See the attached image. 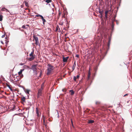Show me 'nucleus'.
Listing matches in <instances>:
<instances>
[{
    "mask_svg": "<svg viewBox=\"0 0 132 132\" xmlns=\"http://www.w3.org/2000/svg\"><path fill=\"white\" fill-rule=\"evenodd\" d=\"M47 68V75H49L52 71L54 70L55 67L51 65L50 64L48 63Z\"/></svg>",
    "mask_w": 132,
    "mask_h": 132,
    "instance_id": "1",
    "label": "nucleus"
},
{
    "mask_svg": "<svg viewBox=\"0 0 132 132\" xmlns=\"http://www.w3.org/2000/svg\"><path fill=\"white\" fill-rule=\"evenodd\" d=\"M34 53V51H33L31 53L29 54V56L30 57L28 59L29 61H31L33 60L35 58V56L33 55Z\"/></svg>",
    "mask_w": 132,
    "mask_h": 132,
    "instance_id": "2",
    "label": "nucleus"
},
{
    "mask_svg": "<svg viewBox=\"0 0 132 132\" xmlns=\"http://www.w3.org/2000/svg\"><path fill=\"white\" fill-rule=\"evenodd\" d=\"M37 64L33 65L32 66V69L36 73L37 72V69L36 68Z\"/></svg>",
    "mask_w": 132,
    "mask_h": 132,
    "instance_id": "3",
    "label": "nucleus"
},
{
    "mask_svg": "<svg viewBox=\"0 0 132 132\" xmlns=\"http://www.w3.org/2000/svg\"><path fill=\"white\" fill-rule=\"evenodd\" d=\"M33 37L35 41V44L36 45H38L39 44V41L38 37L35 35H34Z\"/></svg>",
    "mask_w": 132,
    "mask_h": 132,
    "instance_id": "4",
    "label": "nucleus"
},
{
    "mask_svg": "<svg viewBox=\"0 0 132 132\" xmlns=\"http://www.w3.org/2000/svg\"><path fill=\"white\" fill-rule=\"evenodd\" d=\"M42 90L40 89H39L38 92L37 98H39L40 96H42Z\"/></svg>",
    "mask_w": 132,
    "mask_h": 132,
    "instance_id": "5",
    "label": "nucleus"
},
{
    "mask_svg": "<svg viewBox=\"0 0 132 132\" xmlns=\"http://www.w3.org/2000/svg\"><path fill=\"white\" fill-rule=\"evenodd\" d=\"M36 113L37 114V116L38 117H40L41 115V113H40V111L38 110V109L37 108H36Z\"/></svg>",
    "mask_w": 132,
    "mask_h": 132,
    "instance_id": "6",
    "label": "nucleus"
},
{
    "mask_svg": "<svg viewBox=\"0 0 132 132\" xmlns=\"http://www.w3.org/2000/svg\"><path fill=\"white\" fill-rule=\"evenodd\" d=\"M69 58V57L67 56L66 57H63V61L64 62H66Z\"/></svg>",
    "mask_w": 132,
    "mask_h": 132,
    "instance_id": "7",
    "label": "nucleus"
},
{
    "mask_svg": "<svg viewBox=\"0 0 132 132\" xmlns=\"http://www.w3.org/2000/svg\"><path fill=\"white\" fill-rule=\"evenodd\" d=\"M24 91L26 94H29V92L30 91V90L27 89H24Z\"/></svg>",
    "mask_w": 132,
    "mask_h": 132,
    "instance_id": "8",
    "label": "nucleus"
},
{
    "mask_svg": "<svg viewBox=\"0 0 132 132\" xmlns=\"http://www.w3.org/2000/svg\"><path fill=\"white\" fill-rule=\"evenodd\" d=\"M6 85L9 88L11 91H12L13 90L11 87V85H9L7 83L6 84Z\"/></svg>",
    "mask_w": 132,
    "mask_h": 132,
    "instance_id": "9",
    "label": "nucleus"
},
{
    "mask_svg": "<svg viewBox=\"0 0 132 132\" xmlns=\"http://www.w3.org/2000/svg\"><path fill=\"white\" fill-rule=\"evenodd\" d=\"M42 19V20L43 23L44 25V23L46 22V20L44 18L43 16H42L41 17Z\"/></svg>",
    "mask_w": 132,
    "mask_h": 132,
    "instance_id": "10",
    "label": "nucleus"
},
{
    "mask_svg": "<svg viewBox=\"0 0 132 132\" xmlns=\"http://www.w3.org/2000/svg\"><path fill=\"white\" fill-rule=\"evenodd\" d=\"M44 83L43 82L42 83V84L41 85V88H40L39 89H40V90H43V89L44 88Z\"/></svg>",
    "mask_w": 132,
    "mask_h": 132,
    "instance_id": "11",
    "label": "nucleus"
},
{
    "mask_svg": "<svg viewBox=\"0 0 132 132\" xmlns=\"http://www.w3.org/2000/svg\"><path fill=\"white\" fill-rule=\"evenodd\" d=\"M108 11H105V18L106 19H107L108 18Z\"/></svg>",
    "mask_w": 132,
    "mask_h": 132,
    "instance_id": "12",
    "label": "nucleus"
},
{
    "mask_svg": "<svg viewBox=\"0 0 132 132\" xmlns=\"http://www.w3.org/2000/svg\"><path fill=\"white\" fill-rule=\"evenodd\" d=\"M26 98L25 97H23L21 99V101H22L23 102H25Z\"/></svg>",
    "mask_w": 132,
    "mask_h": 132,
    "instance_id": "13",
    "label": "nucleus"
},
{
    "mask_svg": "<svg viewBox=\"0 0 132 132\" xmlns=\"http://www.w3.org/2000/svg\"><path fill=\"white\" fill-rule=\"evenodd\" d=\"M60 30L59 27L57 26L56 28L55 31H58L60 32Z\"/></svg>",
    "mask_w": 132,
    "mask_h": 132,
    "instance_id": "14",
    "label": "nucleus"
},
{
    "mask_svg": "<svg viewBox=\"0 0 132 132\" xmlns=\"http://www.w3.org/2000/svg\"><path fill=\"white\" fill-rule=\"evenodd\" d=\"M69 91L71 92L70 94L71 95H73L74 94V92L73 90H70Z\"/></svg>",
    "mask_w": 132,
    "mask_h": 132,
    "instance_id": "15",
    "label": "nucleus"
},
{
    "mask_svg": "<svg viewBox=\"0 0 132 132\" xmlns=\"http://www.w3.org/2000/svg\"><path fill=\"white\" fill-rule=\"evenodd\" d=\"M23 3H25V5L26 6L28 7H29L28 4L26 1H25L23 2Z\"/></svg>",
    "mask_w": 132,
    "mask_h": 132,
    "instance_id": "16",
    "label": "nucleus"
},
{
    "mask_svg": "<svg viewBox=\"0 0 132 132\" xmlns=\"http://www.w3.org/2000/svg\"><path fill=\"white\" fill-rule=\"evenodd\" d=\"M94 122V121L93 120H89L88 121V123H92Z\"/></svg>",
    "mask_w": 132,
    "mask_h": 132,
    "instance_id": "17",
    "label": "nucleus"
},
{
    "mask_svg": "<svg viewBox=\"0 0 132 132\" xmlns=\"http://www.w3.org/2000/svg\"><path fill=\"white\" fill-rule=\"evenodd\" d=\"M101 103V102L100 101H96V102L95 104L97 105H99Z\"/></svg>",
    "mask_w": 132,
    "mask_h": 132,
    "instance_id": "18",
    "label": "nucleus"
},
{
    "mask_svg": "<svg viewBox=\"0 0 132 132\" xmlns=\"http://www.w3.org/2000/svg\"><path fill=\"white\" fill-rule=\"evenodd\" d=\"M52 1V0H46L45 2H46L47 3H48L51 2Z\"/></svg>",
    "mask_w": 132,
    "mask_h": 132,
    "instance_id": "19",
    "label": "nucleus"
},
{
    "mask_svg": "<svg viewBox=\"0 0 132 132\" xmlns=\"http://www.w3.org/2000/svg\"><path fill=\"white\" fill-rule=\"evenodd\" d=\"M76 66V64H75V62L74 63V65L72 67L73 70L75 69Z\"/></svg>",
    "mask_w": 132,
    "mask_h": 132,
    "instance_id": "20",
    "label": "nucleus"
},
{
    "mask_svg": "<svg viewBox=\"0 0 132 132\" xmlns=\"http://www.w3.org/2000/svg\"><path fill=\"white\" fill-rule=\"evenodd\" d=\"M3 16L2 15H0V21H2L3 20Z\"/></svg>",
    "mask_w": 132,
    "mask_h": 132,
    "instance_id": "21",
    "label": "nucleus"
},
{
    "mask_svg": "<svg viewBox=\"0 0 132 132\" xmlns=\"http://www.w3.org/2000/svg\"><path fill=\"white\" fill-rule=\"evenodd\" d=\"M23 70H22V69L20 70V71L19 72H18V75H19L21 74L22 73V72Z\"/></svg>",
    "mask_w": 132,
    "mask_h": 132,
    "instance_id": "22",
    "label": "nucleus"
},
{
    "mask_svg": "<svg viewBox=\"0 0 132 132\" xmlns=\"http://www.w3.org/2000/svg\"><path fill=\"white\" fill-rule=\"evenodd\" d=\"M5 41H6L5 43H6V44L7 45V44L8 43V42H9V41L8 40V39H7L6 37H5Z\"/></svg>",
    "mask_w": 132,
    "mask_h": 132,
    "instance_id": "23",
    "label": "nucleus"
},
{
    "mask_svg": "<svg viewBox=\"0 0 132 132\" xmlns=\"http://www.w3.org/2000/svg\"><path fill=\"white\" fill-rule=\"evenodd\" d=\"M77 78L75 76H74V77H73V80L75 81H76V79H77Z\"/></svg>",
    "mask_w": 132,
    "mask_h": 132,
    "instance_id": "24",
    "label": "nucleus"
},
{
    "mask_svg": "<svg viewBox=\"0 0 132 132\" xmlns=\"http://www.w3.org/2000/svg\"><path fill=\"white\" fill-rule=\"evenodd\" d=\"M42 16V15H40L39 14H37V15H36V16H37V17L40 16V17H41Z\"/></svg>",
    "mask_w": 132,
    "mask_h": 132,
    "instance_id": "25",
    "label": "nucleus"
},
{
    "mask_svg": "<svg viewBox=\"0 0 132 132\" xmlns=\"http://www.w3.org/2000/svg\"><path fill=\"white\" fill-rule=\"evenodd\" d=\"M6 10V8H3L2 9H1V10L2 11H5Z\"/></svg>",
    "mask_w": 132,
    "mask_h": 132,
    "instance_id": "26",
    "label": "nucleus"
},
{
    "mask_svg": "<svg viewBox=\"0 0 132 132\" xmlns=\"http://www.w3.org/2000/svg\"><path fill=\"white\" fill-rule=\"evenodd\" d=\"M97 67H95L94 69V70L96 72V71L97 70Z\"/></svg>",
    "mask_w": 132,
    "mask_h": 132,
    "instance_id": "27",
    "label": "nucleus"
},
{
    "mask_svg": "<svg viewBox=\"0 0 132 132\" xmlns=\"http://www.w3.org/2000/svg\"><path fill=\"white\" fill-rule=\"evenodd\" d=\"M90 75H88L87 78V80H88L89 78Z\"/></svg>",
    "mask_w": 132,
    "mask_h": 132,
    "instance_id": "28",
    "label": "nucleus"
},
{
    "mask_svg": "<svg viewBox=\"0 0 132 132\" xmlns=\"http://www.w3.org/2000/svg\"><path fill=\"white\" fill-rule=\"evenodd\" d=\"M79 75H77L76 77L77 78V79H78L79 78Z\"/></svg>",
    "mask_w": 132,
    "mask_h": 132,
    "instance_id": "29",
    "label": "nucleus"
},
{
    "mask_svg": "<svg viewBox=\"0 0 132 132\" xmlns=\"http://www.w3.org/2000/svg\"><path fill=\"white\" fill-rule=\"evenodd\" d=\"M22 28H26L25 27L24 25L23 26H22Z\"/></svg>",
    "mask_w": 132,
    "mask_h": 132,
    "instance_id": "30",
    "label": "nucleus"
},
{
    "mask_svg": "<svg viewBox=\"0 0 132 132\" xmlns=\"http://www.w3.org/2000/svg\"><path fill=\"white\" fill-rule=\"evenodd\" d=\"M61 15V13L60 12H59L58 14V16L59 17Z\"/></svg>",
    "mask_w": 132,
    "mask_h": 132,
    "instance_id": "31",
    "label": "nucleus"
},
{
    "mask_svg": "<svg viewBox=\"0 0 132 132\" xmlns=\"http://www.w3.org/2000/svg\"><path fill=\"white\" fill-rule=\"evenodd\" d=\"M76 57H79V55L78 54H77L76 55Z\"/></svg>",
    "mask_w": 132,
    "mask_h": 132,
    "instance_id": "32",
    "label": "nucleus"
},
{
    "mask_svg": "<svg viewBox=\"0 0 132 132\" xmlns=\"http://www.w3.org/2000/svg\"><path fill=\"white\" fill-rule=\"evenodd\" d=\"M5 35L4 34L2 36V38H4L5 37Z\"/></svg>",
    "mask_w": 132,
    "mask_h": 132,
    "instance_id": "33",
    "label": "nucleus"
},
{
    "mask_svg": "<svg viewBox=\"0 0 132 132\" xmlns=\"http://www.w3.org/2000/svg\"><path fill=\"white\" fill-rule=\"evenodd\" d=\"M90 74H90V70H89V71L88 72V75H90Z\"/></svg>",
    "mask_w": 132,
    "mask_h": 132,
    "instance_id": "34",
    "label": "nucleus"
},
{
    "mask_svg": "<svg viewBox=\"0 0 132 132\" xmlns=\"http://www.w3.org/2000/svg\"><path fill=\"white\" fill-rule=\"evenodd\" d=\"M128 94H125V95H124V96H123L124 97V96H127L128 95Z\"/></svg>",
    "mask_w": 132,
    "mask_h": 132,
    "instance_id": "35",
    "label": "nucleus"
},
{
    "mask_svg": "<svg viewBox=\"0 0 132 132\" xmlns=\"http://www.w3.org/2000/svg\"><path fill=\"white\" fill-rule=\"evenodd\" d=\"M24 6V5H21V8H22Z\"/></svg>",
    "mask_w": 132,
    "mask_h": 132,
    "instance_id": "36",
    "label": "nucleus"
},
{
    "mask_svg": "<svg viewBox=\"0 0 132 132\" xmlns=\"http://www.w3.org/2000/svg\"><path fill=\"white\" fill-rule=\"evenodd\" d=\"M1 43L2 44H4V43L3 42V41H1Z\"/></svg>",
    "mask_w": 132,
    "mask_h": 132,
    "instance_id": "37",
    "label": "nucleus"
},
{
    "mask_svg": "<svg viewBox=\"0 0 132 132\" xmlns=\"http://www.w3.org/2000/svg\"><path fill=\"white\" fill-rule=\"evenodd\" d=\"M71 123H72V125H73V122H72V119H71Z\"/></svg>",
    "mask_w": 132,
    "mask_h": 132,
    "instance_id": "38",
    "label": "nucleus"
},
{
    "mask_svg": "<svg viewBox=\"0 0 132 132\" xmlns=\"http://www.w3.org/2000/svg\"><path fill=\"white\" fill-rule=\"evenodd\" d=\"M5 10H6L7 12H9V11L7 10V9H6Z\"/></svg>",
    "mask_w": 132,
    "mask_h": 132,
    "instance_id": "39",
    "label": "nucleus"
},
{
    "mask_svg": "<svg viewBox=\"0 0 132 132\" xmlns=\"http://www.w3.org/2000/svg\"><path fill=\"white\" fill-rule=\"evenodd\" d=\"M28 10L29 11V12H30V10L29 9H28Z\"/></svg>",
    "mask_w": 132,
    "mask_h": 132,
    "instance_id": "40",
    "label": "nucleus"
},
{
    "mask_svg": "<svg viewBox=\"0 0 132 132\" xmlns=\"http://www.w3.org/2000/svg\"><path fill=\"white\" fill-rule=\"evenodd\" d=\"M99 12L101 14H102V12H101L100 11Z\"/></svg>",
    "mask_w": 132,
    "mask_h": 132,
    "instance_id": "41",
    "label": "nucleus"
},
{
    "mask_svg": "<svg viewBox=\"0 0 132 132\" xmlns=\"http://www.w3.org/2000/svg\"><path fill=\"white\" fill-rule=\"evenodd\" d=\"M64 15H65V14H64V15H63V16H62V17H64Z\"/></svg>",
    "mask_w": 132,
    "mask_h": 132,
    "instance_id": "42",
    "label": "nucleus"
},
{
    "mask_svg": "<svg viewBox=\"0 0 132 132\" xmlns=\"http://www.w3.org/2000/svg\"><path fill=\"white\" fill-rule=\"evenodd\" d=\"M60 24L61 25H63V23H62L61 24Z\"/></svg>",
    "mask_w": 132,
    "mask_h": 132,
    "instance_id": "43",
    "label": "nucleus"
},
{
    "mask_svg": "<svg viewBox=\"0 0 132 132\" xmlns=\"http://www.w3.org/2000/svg\"><path fill=\"white\" fill-rule=\"evenodd\" d=\"M28 8H26L25 9V10H28Z\"/></svg>",
    "mask_w": 132,
    "mask_h": 132,
    "instance_id": "44",
    "label": "nucleus"
},
{
    "mask_svg": "<svg viewBox=\"0 0 132 132\" xmlns=\"http://www.w3.org/2000/svg\"><path fill=\"white\" fill-rule=\"evenodd\" d=\"M87 110H88V111H89V109H87Z\"/></svg>",
    "mask_w": 132,
    "mask_h": 132,
    "instance_id": "45",
    "label": "nucleus"
},
{
    "mask_svg": "<svg viewBox=\"0 0 132 132\" xmlns=\"http://www.w3.org/2000/svg\"><path fill=\"white\" fill-rule=\"evenodd\" d=\"M116 22L117 24H118V22H118V21H116Z\"/></svg>",
    "mask_w": 132,
    "mask_h": 132,
    "instance_id": "46",
    "label": "nucleus"
},
{
    "mask_svg": "<svg viewBox=\"0 0 132 132\" xmlns=\"http://www.w3.org/2000/svg\"><path fill=\"white\" fill-rule=\"evenodd\" d=\"M32 45H33L34 46V43H32Z\"/></svg>",
    "mask_w": 132,
    "mask_h": 132,
    "instance_id": "47",
    "label": "nucleus"
},
{
    "mask_svg": "<svg viewBox=\"0 0 132 132\" xmlns=\"http://www.w3.org/2000/svg\"><path fill=\"white\" fill-rule=\"evenodd\" d=\"M21 31H23V30H22H22H21Z\"/></svg>",
    "mask_w": 132,
    "mask_h": 132,
    "instance_id": "48",
    "label": "nucleus"
},
{
    "mask_svg": "<svg viewBox=\"0 0 132 132\" xmlns=\"http://www.w3.org/2000/svg\"><path fill=\"white\" fill-rule=\"evenodd\" d=\"M67 35V34H65V36H66Z\"/></svg>",
    "mask_w": 132,
    "mask_h": 132,
    "instance_id": "49",
    "label": "nucleus"
},
{
    "mask_svg": "<svg viewBox=\"0 0 132 132\" xmlns=\"http://www.w3.org/2000/svg\"><path fill=\"white\" fill-rule=\"evenodd\" d=\"M27 26H29V25H27Z\"/></svg>",
    "mask_w": 132,
    "mask_h": 132,
    "instance_id": "50",
    "label": "nucleus"
},
{
    "mask_svg": "<svg viewBox=\"0 0 132 132\" xmlns=\"http://www.w3.org/2000/svg\"><path fill=\"white\" fill-rule=\"evenodd\" d=\"M68 38V37H66V38Z\"/></svg>",
    "mask_w": 132,
    "mask_h": 132,
    "instance_id": "51",
    "label": "nucleus"
}]
</instances>
